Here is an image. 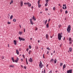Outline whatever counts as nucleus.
Instances as JSON below:
<instances>
[{"mask_svg":"<svg viewBox=\"0 0 73 73\" xmlns=\"http://www.w3.org/2000/svg\"><path fill=\"white\" fill-rule=\"evenodd\" d=\"M62 35L60 33H59L58 35V37L59 40H61V37H62Z\"/></svg>","mask_w":73,"mask_h":73,"instance_id":"nucleus-1","label":"nucleus"},{"mask_svg":"<svg viewBox=\"0 0 73 73\" xmlns=\"http://www.w3.org/2000/svg\"><path fill=\"white\" fill-rule=\"evenodd\" d=\"M71 27L70 25H69L67 29V31L68 33H70L71 30Z\"/></svg>","mask_w":73,"mask_h":73,"instance_id":"nucleus-2","label":"nucleus"},{"mask_svg":"<svg viewBox=\"0 0 73 73\" xmlns=\"http://www.w3.org/2000/svg\"><path fill=\"white\" fill-rule=\"evenodd\" d=\"M67 73H72V69L69 70L67 71Z\"/></svg>","mask_w":73,"mask_h":73,"instance_id":"nucleus-3","label":"nucleus"},{"mask_svg":"<svg viewBox=\"0 0 73 73\" xmlns=\"http://www.w3.org/2000/svg\"><path fill=\"white\" fill-rule=\"evenodd\" d=\"M29 61L30 62H33V60L32 59V58H31L29 60Z\"/></svg>","mask_w":73,"mask_h":73,"instance_id":"nucleus-4","label":"nucleus"},{"mask_svg":"<svg viewBox=\"0 0 73 73\" xmlns=\"http://www.w3.org/2000/svg\"><path fill=\"white\" fill-rule=\"evenodd\" d=\"M21 4H20V5H21V7H23V2L22 1H21Z\"/></svg>","mask_w":73,"mask_h":73,"instance_id":"nucleus-5","label":"nucleus"},{"mask_svg":"<svg viewBox=\"0 0 73 73\" xmlns=\"http://www.w3.org/2000/svg\"><path fill=\"white\" fill-rule=\"evenodd\" d=\"M13 42L15 45H17V44L16 43V41L15 40H13Z\"/></svg>","mask_w":73,"mask_h":73,"instance_id":"nucleus-6","label":"nucleus"},{"mask_svg":"<svg viewBox=\"0 0 73 73\" xmlns=\"http://www.w3.org/2000/svg\"><path fill=\"white\" fill-rule=\"evenodd\" d=\"M52 62L53 63L54 62V60L53 58H52L51 59V60H50V62Z\"/></svg>","mask_w":73,"mask_h":73,"instance_id":"nucleus-7","label":"nucleus"},{"mask_svg":"<svg viewBox=\"0 0 73 73\" xmlns=\"http://www.w3.org/2000/svg\"><path fill=\"white\" fill-rule=\"evenodd\" d=\"M16 53L17 54H19V50L17 49L16 50Z\"/></svg>","mask_w":73,"mask_h":73,"instance_id":"nucleus-8","label":"nucleus"},{"mask_svg":"<svg viewBox=\"0 0 73 73\" xmlns=\"http://www.w3.org/2000/svg\"><path fill=\"white\" fill-rule=\"evenodd\" d=\"M33 20L34 21H36V18L35 17V16H33Z\"/></svg>","mask_w":73,"mask_h":73,"instance_id":"nucleus-9","label":"nucleus"},{"mask_svg":"<svg viewBox=\"0 0 73 73\" xmlns=\"http://www.w3.org/2000/svg\"><path fill=\"white\" fill-rule=\"evenodd\" d=\"M42 62H41V61H40V63H39V67H40V66H41L42 65Z\"/></svg>","mask_w":73,"mask_h":73,"instance_id":"nucleus-10","label":"nucleus"},{"mask_svg":"<svg viewBox=\"0 0 73 73\" xmlns=\"http://www.w3.org/2000/svg\"><path fill=\"white\" fill-rule=\"evenodd\" d=\"M66 67V65L65 64H64L63 66V69H64L65 68V67Z\"/></svg>","mask_w":73,"mask_h":73,"instance_id":"nucleus-11","label":"nucleus"},{"mask_svg":"<svg viewBox=\"0 0 73 73\" xmlns=\"http://www.w3.org/2000/svg\"><path fill=\"white\" fill-rule=\"evenodd\" d=\"M66 4H65V5L64 4L63 5V7H65L64 9H66Z\"/></svg>","mask_w":73,"mask_h":73,"instance_id":"nucleus-12","label":"nucleus"},{"mask_svg":"<svg viewBox=\"0 0 73 73\" xmlns=\"http://www.w3.org/2000/svg\"><path fill=\"white\" fill-rule=\"evenodd\" d=\"M22 33H23V32L21 31H19V35H21Z\"/></svg>","mask_w":73,"mask_h":73,"instance_id":"nucleus-13","label":"nucleus"},{"mask_svg":"<svg viewBox=\"0 0 73 73\" xmlns=\"http://www.w3.org/2000/svg\"><path fill=\"white\" fill-rule=\"evenodd\" d=\"M48 34H46V38H48Z\"/></svg>","mask_w":73,"mask_h":73,"instance_id":"nucleus-14","label":"nucleus"},{"mask_svg":"<svg viewBox=\"0 0 73 73\" xmlns=\"http://www.w3.org/2000/svg\"><path fill=\"white\" fill-rule=\"evenodd\" d=\"M22 38H21L20 37H19V40L20 41L22 40Z\"/></svg>","mask_w":73,"mask_h":73,"instance_id":"nucleus-15","label":"nucleus"},{"mask_svg":"<svg viewBox=\"0 0 73 73\" xmlns=\"http://www.w3.org/2000/svg\"><path fill=\"white\" fill-rule=\"evenodd\" d=\"M46 27L47 28H49V23H47L46 25Z\"/></svg>","mask_w":73,"mask_h":73,"instance_id":"nucleus-16","label":"nucleus"},{"mask_svg":"<svg viewBox=\"0 0 73 73\" xmlns=\"http://www.w3.org/2000/svg\"><path fill=\"white\" fill-rule=\"evenodd\" d=\"M30 23L31 25H33V24H34V23H33V21H30Z\"/></svg>","mask_w":73,"mask_h":73,"instance_id":"nucleus-17","label":"nucleus"},{"mask_svg":"<svg viewBox=\"0 0 73 73\" xmlns=\"http://www.w3.org/2000/svg\"><path fill=\"white\" fill-rule=\"evenodd\" d=\"M69 50L70 51V52H72V48L71 47H70L69 48Z\"/></svg>","mask_w":73,"mask_h":73,"instance_id":"nucleus-18","label":"nucleus"},{"mask_svg":"<svg viewBox=\"0 0 73 73\" xmlns=\"http://www.w3.org/2000/svg\"><path fill=\"white\" fill-rule=\"evenodd\" d=\"M44 66V64H42L40 67V68H42V66Z\"/></svg>","mask_w":73,"mask_h":73,"instance_id":"nucleus-19","label":"nucleus"},{"mask_svg":"<svg viewBox=\"0 0 73 73\" xmlns=\"http://www.w3.org/2000/svg\"><path fill=\"white\" fill-rule=\"evenodd\" d=\"M32 52V51L31 50H30L29 52V55H30V54H31V53Z\"/></svg>","mask_w":73,"mask_h":73,"instance_id":"nucleus-20","label":"nucleus"},{"mask_svg":"<svg viewBox=\"0 0 73 73\" xmlns=\"http://www.w3.org/2000/svg\"><path fill=\"white\" fill-rule=\"evenodd\" d=\"M12 18H13V15H11L10 18V19L11 20V19H12Z\"/></svg>","mask_w":73,"mask_h":73,"instance_id":"nucleus-21","label":"nucleus"},{"mask_svg":"<svg viewBox=\"0 0 73 73\" xmlns=\"http://www.w3.org/2000/svg\"><path fill=\"white\" fill-rule=\"evenodd\" d=\"M28 5L29 7H31V3H29L28 4Z\"/></svg>","mask_w":73,"mask_h":73,"instance_id":"nucleus-22","label":"nucleus"},{"mask_svg":"<svg viewBox=\"0 0 73 73\" xmlns=\"http://www.w3.org/2000/svg\"><path fill=\"white\" fill-rule=\"evenodd\" d=\"M38 4V7L39 8H40V7H41V5L40 4V3H39Z\"/></svg>","mask_w":73,"mask_h":73,"instance_id":"nucleus-23","label":"nucleus"},{"mask_svg":"<svg viewBox=\"0 0 73 73\" xmlns=\"http://www.w3.org/2000/svg\"><path fill=\"white\" fill-rule=\"evenodd\" d=\"M57 62V60L55 59L54 60V64H56Z\"/></svg>","mask_w":73,"mask_h":73,"instance_id":"nucleus-24","label":"nucleus"},{"mask_svg":"<svg viewBox=\"0 0 73 73\" xmlns=\"http://www.w3.org/2000/svg\"><path fill=\"white\" fill-rule=\"evenodd\" d=\"M9 66L10 67H11V68H13V67H14V66H11L10 65Z\"/></svg>","mask_w":73,"mask_h":73,"instance_id":"nucleus-25","label":"nucleus"},{"mask_svg":"<svg viewBox=\"0 0 73 73\" xmlns=\"http://www.w3.org/2000/svg\"><path fill=\"white\" fill-rule=\"evenodd\" d=\"M26 63L27 64H28V61L27 60V58H26Z\"/></svg>","mask_w":73,"mask_h":73,"instance_id":"nucleus-26","label":"nucleus"},{"mask_svg":"<svg viewBox=\"0 0 73 73\" xmlns=\"http://www.w3.org/2000/svg\"><path fill=\"white\" fill-rule=\"evenodd\" d=\"M13 21H14V22H16V19H13Z\"/></svg>","mask_w":73,"mask_h":73,"instance_id":"nucleus-27","label":"nucleus"},{"mask_svg":"<svg viewBox=\"0 0 73 73\" xmlns=\"http://www.w3.org/2000/svg\"><path fill=\"white\" fill-rule=\"evenodd\" d=\"M7 24H11V22H9V21H8L7 22Z\"/></svg>","mask_w":73,"mask_h":73,"instance_id":"nucleus-28","label":"nucleus"},{"mask_svg":"<svg viewBox=\"0 0 73 73\" xmlns=\"http://www.w3.org/2000/svg\"><path fill=\"white\" fill-rule=\"evenodd\" d=\"M69 41H72V39H71V38L70 37L69 38Z\"/></svg>","mask_w":73,"mask_h":73,"instance_id":"nucleus-29","label":"nucleus"},{"mask_svg":"<svg viewBox=\"0 0 73 73\" xmlns=\"http://www.w3.org/2000/svg\"><path fill=\"white\" fill-rule=\"evenodd\" d=\"M46 49L48 50H50V49L49 48V47L47 48Z\"/></svg>","mask_w":73,"mask_h":73,"instance_id":"nucleus-30","label":"nucleus"},{"mask_svg":"<svg viewBox=\"0 0 73 73\" xmlns=\"http://www.w3.org/2000/svg\"><path fill=\"white\" fill-rule=\"evenodd\" d=\"M25 38H22V41H25Z\"/></svg>","mask_w":73,"mask_h":73,"instance_id":"nucleus-31","label":"nucleus"},{"mask_svg":"<svg viewBox=\"0 0 73 73\" xmlns=\"http://www.w3.org/2000/svg\"><path fill=\"white\" fill-rule=\"evenodd\" d=\"M40 0H38V4H40Z\"/></svg>","mask_w":73,"mask_h":73,"instance_id":"nucleus-32","label":"nucleus"},{"mask_svg":"<svg viewBox=\"0 0 73 73\" xmlns=\"http://www.w3.org/2000/svg\"><path fill=\"white\" fill-rule=\"evenodd\" d=\"M46 23H47V20H46V21L45 22V25Z\"/></svg>","mask_w":73,"mask_h":73,"instance_id":"nucleus-33","label":"nucleus"},{"mask_svg":"<svg viewBox=\"0 0 73 73\" xmlns=\"http://www.w3.org/2000/svg\"><path fill=\"white\" fill-rule=\"evenodd\" d=\"M16 60L17 61H18L19 60V58H17V59H16Z\"/></svg>","mask_w":73,"mask_h":73,"instance_id":"nucleus-34","label":"nucleus"},{"mask_svg":"<svg viewBox=\"0 0 73 73\" xmlns=\"http://www.w3.org/2000/svg\"><path fill=\"white\" fill-rule=\"evenodd\" d=\"M4 58V56H2V59H3Z\"/></svg>","mask_w":73,"mask_h":73,"instance_id":"nucleus-35","label":"nucleus"},{"mask_svg":"<svg viewBox=\"0 0 73 73\" xmlns=\"http://www.w3.org/2000/svg\"><path fill=\"white\" fill-rule=\"evenodd\" d=\"M62 64H63L61 62L60 63V66H62Z\"/></svg>","mask_w":73,"mask_h":73,"instance_id":"nucleus-36","label":"nucleus"},{"mask_svg":"<svg viewBox=\"0 0 73 73\" xmlns=\"http://www.w3.org/2000/svg\"><path fill=\"white\" fill-rule=\"evenodd\" d=\"M68 11H65V13H66V14H67V13H68Z\"/></svg>","mask_w":73,"mask_h":73,"instance_id":"nucleus-37","label":"nucleus"},{"mask_svg":"<svg viewBox=\"0 0 73 73\" xmlns=\"http://www.w3.org/2000/svg\"><path fill=\"white\" fill-rule=\"evenodd\" d=\"M32 18L33 17H32V19H30V21H32Z\"/></svg>","mask_w":73,"mask_h":73,"instance_id":"nucleus-38","label":"nucleus"},{"mask_svg":"<svg viewBox=\"0 0 73 73\" xmlns=\"http://www.w3.org/2000/svg\"><path fill=\"white\" fill-rule=\"evenodd\" d=\"M60 11L61 12H62V11H62V9H60Z\"/></svg>","mask_w":73,"mask_h":73,"instance_id":"nucleus-39","label":"nucleus"},{"mask_svg":"<svg viewBox=\"0 0 73 73\" xmlns=\"http://www.w3.org/2000/svg\"><path fill=\"white\" fill-rule=\"evenodd\" d=\"M29 49H31V46L30 45L29 46Z\"/></svg>","mask_w":73,"mask_h":73,"instance_id":"nucleus-40","label":"nucleus"},{"mask_svg":"<svg viewBox=\"0 0 73 73\" xmlns=\"http://www.w3.org/2000/svg\"><path fill=\"white\" fill-rule=\"evenodd\" d=\"M55 7H54L53 8V10H54H54H55Z\"/></svg>","mask_w":73,"mask_h":73,"instance_id":"nucleus-41","label":"nucleus"},{"mask_svg":"<svg viewBox=\"0 0 73 73\" xmlns=\"http://www.w3.org/2000/svg\"><path fill=\"white\" fill-rule=\"evenodd\" d=\"M11 60H14V58L13 57H11Z\"/></svg>","mask_w":73,"mask_h":73,"instance_id":"nucleus-42","label":"nucleus"},{"mask_svg":"<svg viewBox=\"0 0 73 73\" xmlns=\"http://www.w3.org/2000/svg\"><path fill=\"white\" fill-rule=\"evenodd\" d=\"M61 25H59L58 28H60V27H61Z\"/></svg>","mask_w":73,"mask_h":73,"instance_id":"nucleus-43","label":"nucleus"},{"mask_svg":"<svg viewBox=\"0 0 73 73\" xmlns=\"http://www.w3.org/2000/svg\"><path fill=\"white\" fill-rule=\"evenodd\" d=\"M13 0H11V3H13Z\"/></svg>","mask_w":73,"mask_h":73,"instance_id":"nucleus-44","label":"nucleus"},{"mask_svg":"<svg viewBox=\"0 0 73 73\" xmlns=\"http://www.w3.org/2000/svg\"><path fill=\"white\" fill-rule=\"evenodd\" d=\"M15 62L17 63L18 62V61H17L16 60H15Z\"/></svg>","mask_w":73,"mask_h":73,"instance_id":"nucleus-45","label":"nucleus"},{"mask_svg":"<svg viewBox=\"0 0 73 73\" xmlns=\"http://www.w3.org/2000/svg\"><path fill=\"white\" fill-rule=\"evenodd\" d=\"M24 68L25 69H27V67H26V66H24Z\"/></svg>","mask_w":73,"mask_h":73,"instance_id":"nucleus-46","label":"nucleus"},{"mask_svg":"<svg viewBox=\"0 0 73 73\" xmlns=\"http://www.w3.org/2000/svg\"><path fill=\"white\" fill-rule=\"evenodd\" d=\"M29 50V48H28L26 49L27 51H28Z\"/></svg>","mask_w":73,"mask_h":73,"instance_id":"nucleus-47","label":"nucleus"},{"mask_svg":"<svg viewBox=\"0 0 73 73\" xmlns=\"http://www.w3.org/2000/svg\"><path fill=\"white\" fill-rule=\"evenodd\" d=\"M43 57L44 58H45V56H44V54H43Z\"/></svg>","mask_w":73,"mask_h":73,"instance_id":"nucleus-48","label":"nucleus"},{"mask_svg":"<svg viewBox=\"0 0 73 73\" xmlns=\"http://www.w3.org/2000/svg\"><path fill=\"white\" fill-rule=\"evenodd\" d=\"M48 9L47 8H46L45 9V11H48Z\"/></svg>","mask_w":73,"mask_h":73,"instance_id":"nucleus-49","label":"nucleus"},{"mask_svg":"<svg viewBox=\"0 0 73 73\" xmlns=\"http://www.w3.org/2000/svg\"><path fill=\"white\" fill-rule=\"evenodd\" d=\"M23 58H25V57H24V54H23Z\"/></svg>","mask_w":73,"mask_h":73,"instance_id":"nucleus-50","label":"nucleus"},{"mask_svg":"<svg viewBox=\"0 0 73 73\" xmlns=\"http://www.w3.org/2000/svg\"><path fill=\"white\" fill-rule=\"evenodd\" d=\"M37 27H36V29H35V31H37Z\"/></svg>","mask_w":73,"mask_h":73,"instance_id":"nucleus-51","label":"nucleus"},{"mask_svg":"<svg viewBox=\"0 0 73 73\" xmlns=\"http://www.w3.org/2000/svg\"><path fill=\"white\" fill-rule=\"evenodd\" d=\"M70 41V42L69 44H72V42H71V41Z\"/></svg>","mask_w":73,"mask_h":73,"instance_id":"nucleus-52","label":"nucleus"},{"mask_svg":"<svg viewBox=\"0 0 73 73\" xmlns=\"http://www.w3.org/2000/svg\"><path fill=\"white\" fill-rule=\"evenodd\" d=\"M52 71L50 70V73H52Z\"/></svg>","mask_w":73,"mask_h":73,"instance_id":"nucleus-53","label":"nucleus"},{"mask_svg":"<svg viewBox=\"0 0 73 73\" xmlns=\"http://www.w3.org/2000/svg\"><path fill=\"white\" fill-rule=\"evenodd\" d=\"M29 2H28L27 3H26V4L27 5H28V4H29Z\"/></svg>","mask_w":73,"mask_h":73,"instance_id":"nucleus-54","label":"nucleus"},{"mask_svg":"<svg viewBox=\"0 0 73 73\" xmlns=\"http://www.w3.org/2000/svg\"><path fill=\"white\" fill-rule=\"evenodd\" d=\"M47 5H48V4H45V7H46V6H47Z\"/></svg>","mask_w":73,"mask_h":73,"instance_id":"nucleus-55","label":"nucleus"},{"mask_svg":"<svg viewBox=\"0 0 73 73\" xmlns=\"http://www.w3.org/2000/svg\"><path fill=\"white\" fill-rule=\"evenodd\" d=\"M31 8L32 9H33V6H31Z\"/></svg>","mask_w":73,"mask_h":73,"instance_id":"nucleus-56","label":"nucleus"},{"mask_svg":"<svg viewBox=\"0 0 73 73\" xmlns=\"http://www.w3.org/2000/svg\"><path fill=\"white\" fill-rule=\"evenodd\" d=\"M13 61V62H15V60H14V59H13V60H12Z\"/></svg>","mask_w":73,"mask_h":73,"instance_id":"nucleus-57","label":"nucleus"},{"mask_svg":"<svg viewBox=\"0 0 73 73\" xmlns=\"http://www.w3.org/2000/svg\"><path fill=\"white\" fill-rule=\"evenodd\" d=\"M65 37H64V39H63V40L64 41V40H65Z\"/></svg>","mask_w":73,"mask_h":73,"instance_id":"nucleus-58","label":"nucleus"},{"mask_svg":"<svg viewBox=\"0 0 73 73\" xmlns=\"http://www.w3.org/2000/svg\"><path fill=\"white\" fill-rule=\"evenodd\" d=\"M50 19H49L48 21V22H49V21H50Z\"/></svg>","mask_w":73,"mask_h":73,"instance_id":"nucleus-59","label":"nucleus"},{"mask_svg":"<svg viewBox=\"0 0 73 73\" xmlns=\"http://www.w3.org/2000/svg\"><path fill=\"white\" fill-rule=\"evenodd\" d=\"M46 2H48V1H49V0H46Z\"/></svg>","mask_w":73,"mask_h":73,"instance_id":"nucleus-60","label":"nucleus"},{"mask_svg":"<svg viewBox=\"0 0 73 73\" xmlns=\"http://www.w3.org/2000/svg\"><path fill=\"white\" fill-rule=\"evenodd\" d=\"M49 53V52L48 51H47V54H48Z\"/></svg>","mask_w":73,"mask_h":73,"instance_id":"nucleus-61","label":"nucleus"},{"mask_svg":"<svg viewBox=\"0 0 73 73\" xmlns=\"http://www.w3.org/2000/svg\"><path fill=\"white\" fill-rule=\"evenodd\" d=\"M44 73H45V69L44 70Z\"/></svg>","mask_w":73,"mask_h":73,"instance_id":"nucleus-62","label":"nucleus"},{"mask_svg":"<svg viewBox=\"0 0 73 73\" xmlns=\"http://www.w3.org/2000/svg\"><path fill=\"white\" fill-rule=\"evenodd\" d=\"M57 72H58V70H57V71H55V73H57Z\"/></svg>","mask_w":73,"mask_h":73,"instance_id":"nucleus-63","label":"nucleus"},{"mask_svg":"<svg viewBox=\"0 0 73 73\" xmlns=\"http://www.w3.org/2000/svg\"><path fill=\"white\" fill-rule=\"evenodd\" d=\"M8 47H9V44H8Z\"/></svg>","mask_w":73,"mask_h":73,"instance_id":"nucleus-64","label":"nucleus"}]
</instances>
